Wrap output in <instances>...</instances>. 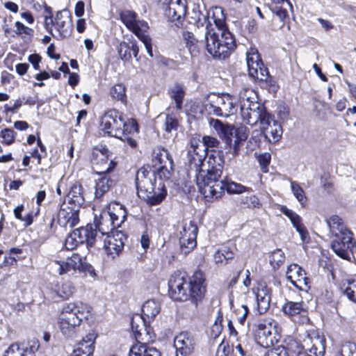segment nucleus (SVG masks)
<instances>
[{
  "mask_svg": "<svg viewBox=\"0 0 356 356\" xmlns=\"http://www.w3.org/2000/svg\"><path fill=\"white\" fill-rule=\"evenodd\" d=\"M244 203L246 204L249 208H260L261 207L259 198L254 195L247 196Z\"/></svg>",
  "mask_w": 356,
  "mask_h": 356,
  "instance_id": "obj_61",
  "label": "nucleus"
},
{
  "mask_svg": "<svg viewBox=\"0 0 356 356\" xmlns=\"http://www.w3.org/2000/svg\"><path fill=\"white\" fill-rule=\"evenodd\" d=\"M248 129L245 127H240L237 129L234 128V134L235 136V139L245 141L248 137Z\"/></svg>",
  "mask_w": 356,
  "mask_h": 356,
  "instance_id": "obj_59",
  "label": "nucleus"
},
{
  "mask_svg": "<svg viewBox=\"0 0 356 356\" xmlns=\"http://www.w3.org/2000/svg\"><path fill=\"white\" fill-rule=\"evenodd\" d=\"M204 282V275L200 271L195 272L190 280L185 273L176 271L168 282L170 296L175 300L191 299L197 305L206 292Z\"/></svg>",
  "mask_w": 356,
  "mask_h": 356,
  "instance_id": "obj_2",
  "label": "nucleus"
},
{
  "mask_svg": "<svg viewBox=\"0 0 356 356\" xmlns=\"http://www.w3.org/2000/svg\"><path fill=\"white\" fill-rule=\"evenodd\" d=\"M117 51L120 58L124 61H128L131 60V53L130 50V43L121 42L117 47Z\"/></svg>",
  "mask_w": 356,
  "mask_h": 356,
  "instance_id": "obj_44",
  "label": "nucleus"
},
{
  "mask_svg": "<svg viewBox=\"0 0 356 356\" xmlns=\"http://www.w3.org/2000/svg\"><path fill=\"white\" fill-rule=\"evenodd\" d=\"M170 97L175 102L177 110L182 108L183 101L185 96V90L182 85L175 83L168 90Z\"/></svg>",
  "mask_w": 356,
  "mask_h": 356,
  "instance_id": "obj_37",
  "label": "nucleus"
},
{
  "mask_svg": "<svg viewBox=\"0 0 356 356\" xmlns=\"http://www.w3.org/2000/svg\"><path fill=\"white\" fill-rule=\"evenodd\" d=\"M72 232L76 233V238L80 244L86 242L88 247L94 246L97 241V231L91 225L76 229Z\"/></svg>",
  "mask_w": 356,
  "mask_h": 356,
  "instance_id": "obj_24",
  "label": "nucleus"
},
{
  "mask_svg": "<svg viewBox=\"0 0 356 356\" xmlns=\"http://www.w3.org/2000/svg\"><path fill=\"white\" fill-rule=\"evenodd\" d=\"M152 161L155 165H173V160L170 153L166 149L161 147H158L154 150Z\"/></svg>",
  "mask_w": 356,
  "mask_h": 356,
  "instance_id": "obj_32",
  "label": "nucleus"
},
{
  "mask_svg": "<svg viewBox=\"0 0 356 356\" xmlns=\"http://www.w3.org/2000/svg\"><path fill=\"white\" fill-rule=\"evenodd\" d=\"M67 204L81 208L85 202L83 195L82 186L80 184H74L70 188L67 195Z\"/></svg>",
  "mask_w": 356,
  "mask_h": 356,
  "instance_id": "obj_31",
  "label": "nucleus"
},
{
  "mask_svg": "<svg viewBox=\"0 0 356 356\" xmlns=\"http://www.w3.org/2000/svg\"><path fill=\"white\" fill-rule=\"evenodd\" d=\"M91 307L82 302L65 304L58 316V325L61 332L71 337L74 329L79 326L83 320L90 316Z\"/></svg>",
  "mask_w": 356,
  "mask_h": 356,
  "instance_id": "obj_5",
  "label": "nucleus"
},
{
  "mask_svg": "<svg viewBox=\"0 0 356 356\" xmlns=\"http://www.w3.org/2000/svg\"><path fill=\"white\" fill-rule=\"evenodd\" d=\"M344 293L350 300L356 302V278L347 280Z\"/></svg>",
  "mask_w": 356,
  "mask_h": 356,
  "instance_id": "obj_47",
  "label": "nucleus"
},
{
  "mask_svg": "<svg viewBox=\"0 0 356 356\" xmlns=\"http://www.w3.org/2000/svg\"><path fill=\"white\" fill-rule=\"evenodd\" d=\"M77 238H76V233H70L65 239V246L67 250H74L79 245Z\"/></svg>",
  "mask_w": 356,
  "mask_h": 356,
  "instance_id": "obj_55",
  "label": "nucleus"
},
{
  "mask_svg": "<svg viewBox=\"0 0 356 356\" xmlns=\"http://www.w3.org/2000/svg\"><path fill=\"white\" fill-rule=\"evenodd\" d=\"M100 131L104 135L115 137L127 143L131 147H136V137L138 132L135 120H125L121 113L115 109H109L101 118Z\"/></svg>",
  "mask_w": 356,
  "mask_h": 356,
  "instance_id": "obj_3",
  "label": "nucleus"
},
{
  "mask_svg": "<svg viewBox=\"0 0 356 356\" xmlns=\"http://www.w3.org/2000/svg\"><path fill=\"white\" fill-rule=\"evenodd\" d=\"M241 107V115L243 120L253 126L258 122L259 124L270 113L265 106L257 101L256 92L251 88H243L238 94Z\"/></svg>",
  "mask_w": 356,
  "mask_h": 356,
  "instance_id": "obj_7",
  "label": "nucleus"
},
{
  "mask_svg": "<svg viewBox=\"0 0 356 356\" xmlns=\"http://www.w3.org/2000/svg\"><path fill=\"white\" fill-rule=\"evenodd\" d=\"M291 188L293 195L297 200L302 204L305 205L306 203V197L305 192L300 186L296 181L291 182Z\"/></svg>",
  "mask_w": 356,
  "mask_h": 356,
  "instance_id": "obj_45",
  "label": "nucleus"
},
{
  "mask_svg": "<svg viewBox=\"0 0 356 356\" xmlns=\"http://www.w3.org/2000/svg\"><path fill=\"white\" fill-rule=\"evenodd\" d=\"M207 51L214 58H227L235 47L232 34L224 26L218 28V31H208L205 34Z\"/></svg>",
  "mask_w": 356,
  "mask_h": 356,
  "instance_id": "obj_6",
  "label": "nucleus"
},
{
  "mask_svg": "<svg viewBox=\"0 0 356 356\" xmlns=\"http://www.w3.org/2000/svg\"><path fill=\"white\" fill-rule=\"evenodd\" d=\"M327 224L330 228V232L334 236H341L345 234V232H351L350 230L347 229L342 220L338 216H331L327 220Z\"/></svg>",
  "mask_w": 356,
  "mask_h": 356,
  "instance_id": "obj_33",
  "label": "nucleus"
},
{
  "mask_svg": "<svg viewBox=\"0 0 356 356\" xmlns=\"http://www.w3.org/2000/svg\"><path fill=\"white\" fill-rule=\"evenodd\" d=\"M224 163L221 152L213 151L207 154L206 163L196 174L197 185L204 197H218L222 193Z\"/></svg>",
  "mask_w": 356,
  "mask_h": 356,
  "instance_id": "obj_1",
  "label": "nucleus"
},
{
  "mask_svg": "<svg viewBox=\"0 0 356 356\" xmlns=\"http://www.w3.org/2000/svg\"><path fill=\"white\" fill-rule=\"evenodd\" d=\"M129 356H161V353L147 343L138 341L130 348Z\"/></svg>",
  "mask_w": 356,
  "mask_h": 356,
  "instance_id": "obj_28",
  "label": "nucleus"
},
{
  "mask_svg": "<svg viewBox=\"0 0 356 356\" xmlns=\"http://www.w3.org/2000/svg\"><path fill=\"white\" fill-rule=\"evenodd\" d=\"M177 120L172 116L168 115L164 123V129L166 132L170 133L172 130H176L177 128Z\"/></svg>",
  "mask_w": 356,
  "mask_h": 356,
  "instance_id": "obj_52",
  "label": "nucleus"
},
{
  "mask_svg": "<svg viewBox=\"0 0 356 356\" xmlns=\"http://www.w3.org/2000/svg\"><path fill=\"white\" fill-rule=\"evenodd\" d=\"M136 184L138 197L149 205L159 204L165 197L164 184L162 181L156 184L154 170L145 168L139 169L136 173Z\"/></svg>",
  "mask_w": 356,
  "mask_h": 356,
  "instance_id": "obj_4",
  "label": "nucleus"
},
{
  "mask_svg": "<svg viewBox=\"0 0 356 356\" xmlns=\"http://www.w3.org/2000/svg\"><path fill=\"white\" fill-rule=\"evenodd\" d=\"M102 240L106 254L114 259L122 251L127 236L122 231L115 230Z\"/></svg>",
  "mask_w": 356,
  "mask_h": 356,
  "instance_id": "obj_12",
  "label": "nucleus"
},
{
  "mask_svg": "<svg viewBox=\"0 0 356 356\" xmlns=\"http://www.w3.org/2000/svg\"><path fill=\"white\" fill-rule=\"evenodd\" d=\"M45 10L49 13V15H46L44 17V26L46 29L48 31H50L51 35H54L52 33L53 15L51 13V8L50 7H46Z\"/></svg>",
  "mask_w": 356,
  "mask_h": 356,
  "instance_id": "obj_63",
  "label": "nucleus"
},
{
  "mask_svg": "<svg viewBox=\"0 0 356 356\" xmlns=\"http://www.w3.org/2000/svg\"><path fill=\"white\" fill-rule=\"evenodd\" d=\"M220 145V141L215 137L204 136L201 141L200 147L205 149V154L209 149L216 148Z\"/></svg>",
  "mask_w": 356,
  "mask_h": 356,
  "instance_id": "obj_46",
  "label": "nucleus"
},
{
  "mask_svg": "<svg viewBox=\"0 0 356 356\" xmlns=\"http://www.w3.org/2000/svg\"><path fill=\"white\" fill-rule=\"evenodd\" d=\"M281 212L291 220L293 225H295L301 220V218L293 211L288 209L286 206H282L280 207Z\"/></svg>",
  "mask_w": 356,
  "mask_h": 356,
  "instance_id": "obj_49",
  "label": "nucleus"
},
{
  "mask_svg": "<svg viewBox=\"0 0 356 356\" xmlns=\"http://www.w3.org/2000/svg\"><path fill=\"white\" fill-rule=\"evenodd\" d=\"M120 19L124 25L136 36L148 29L147 23L143 20H138L136 14L131 10H124L120 13Z\"/></svg>",
  "mask_w": 356,
  "mask_h": 356,
  "instance_id": "obj_20",
  "label": "nucleus"
},
{
  "mask_svg": "<svg viewBox=\"0 0 356 356\" xmlns=\"http://www.w3.org/2000/svg\"><path fill=\"white\" fill-rule=\"evenodd\" d=\"M332 250L340 257L348 259L355 248L352 232H345L341 236H335L331 244Z\"/></svg>",
  "mask_w": 356,
  "mask_h": 356,
  "instance_id": "obj_13",
  "label": "nucleus"
},
{
  "mask_svg": "<svg viewBox=\"0 0 356 356\" xmlns=\"http://www.w3.org/2000/svg\"><path fill=\"white\" fill-rule=\"evenodd\" d=\"M337 356H356V345L350 342L343 343Z\"/></svg>",
  "mask_w": 356,
  "mask_h": 356,
  "instance_id": "obj_48",
  "label": "nucleus"
},
{
  "mask_svg": "<svg viewBox=\"0 0 356 356\" xmlns=\"http://www.w3.org/2000/svg\"><path fill=\"white\" fill-rule=\"evenodd\" d=\"M261 131L265 138L270 143H276L279 141L282 136V128L281 125L275 120L273 116L269 114L266 118H264L260 123Z\"/></svg>",
  "mask_w": 356,
  "mask_h": 356,
  "instance_id": "obj_16",
  "label": "nucleus"
},
{
  "mask_svg": "<svg viewBox=\"0 0 356 356\" xmlns=\"http://www.w3.org/2000/svg\"><path fill=\"white\" fill-rule=\"evenodd\" d=\"M108 149L104 147H95L92 153V161L94 170L97 174L108 173L114 167L115 163L108 157Z\"/></svg>",
  "mask_w": 356,
  "mask_h": 356,
  "instance_id": "obj_15",
  "label": "nucleus"
},
{
  "mask_svg": "<svg viewBox=\"0 0 356 356\" xmlns=\"http://www.w3.org/2000/svg\"><path fill=\"white\" fill-rule=\"evenodd\" d=\"M270 155L269 154L265 153L260 154L258 156V161L259 163L261 170L263 172H267L268 169V166L270 163Z\"/></svg>",
  "mask_w": 356,
  "mask_h": 356,
  "instance_id": "obj_56",
  "label": "nucleus"
},
{
  "mask_svg": "<svg viewBox=\"0 0 356 356\" xmlns=\"http://www.w3.org/2000/svg\"><path fill=\"white\" fill-rule=\"evenodd\" d=\"M273 11L280 19L281 21H284L286 17H289L287 10L280 6H275L273 8Z\"/></svg>",
  "mask_w": 356,
  "mask_h": 356,
  "instance_id": "obj_64",
  "label": "nucleus"
},
{
  "mask_svg": "<svg viewBox=\"0 0 356 356\" xmlns=\"http://www.w3.org/2000/svg\"><path fill=\"white\" fill-rule=\"evenodd\" d=\"M282 310L284 314L293 316L300 314L304 311L303 302L286 301L282 306Z\"/></svg>",
  "mask_w": 356,
  "mask_h": 356,
  "instance_id": "obj_38",
  "label": "nucleus"
},
{
  "mask_svg": "<svg viewBox=\"0 0 356 356\" xmlns=\"http://www.w3.org/2000/svg\"><path fill=\"white\" fill-rule=\"evenodd\" d=\"M146 32H143L141 34H139L137 37L143 42L144 44L145 49L147 50V52L148 54L152 57L153 53H152V42H151V38L146 35Z\"/></svg>",
  "mask_w": 356,
  "mask_h": 356,
  "instance_id": "obj_57",
  "label": "nucleus"
},
{
  "mask_svg": "<svg viewBox=\"0 0 356 356\" xmlns=\"http://www.w3.org/2000/svg\"><path fill=\"white\" fill-rule=\"evenodd\" d=\"M196 238L197 237H193V238L179 237L180 250L184 254H188L191 250H193L194 249V248L196 247V245H197Z\"/></svg>",
  "mask_w": 356,
  "mask_h": 356,
  "instance_id": "obj_42",
  "label": "nucleus"
},
{
  "mask_svg": "<svg viewBox=\"0 0 356 356\" xmlns=\"http://www.w3.org/2000/svg\"><path fill=\"white\" fill-rule=\"evenodd\" d=\"M172 165H160L158 167L156 174L161 179H168L170 176Z\"/></svg>",
  "mask_w": 356,
  "mask_h": 356,
  "instance_id": "obj_53",
  "label": "nucleus"
},
{
  "mask_svg": "<svg viewBox=\"0 0 356 356\" xmlns=\"http://www.w3.org/2000/svg\"><path fill=\"white\" fill-rule=\"evenodd\" d=\"M286 275L287 280L298 288H301L302 284L307 285L308 284V278L306 277L305 270L297 264L289 265Z\"/></svg>",
  "mask_w": 356,
  "mask_h": 356,
  "instance_id": "obj_23",
  "label": "nucleus"
},
{
  "mask_svg": "<svg viewBox=\"0 0 356 356\" xmlns=\"http://www.w3.org/2000/svg\"><path fill=\"white\" fill-rule=\"evenodd\" d=\"M3 356H33V354L24 345L13 343L5 351Z\"/></svg>",
  "mask_w": 356,
  "mask_h": 356,
  "instance_id": "obj_39",
  "label": "nucleus"
},
{
  "mask_svg": "<svg viewBox=\"0 0 356 356\" xmlns=\"http://www.w3.org/2000/svg\"><path fill=\"white\" fill-rule=\"evenodd\" d=\"M222 184L224 185L222 188V193H220V195L218 197L213 196V197H205L208 199H218L221 197V196L223 195L225 190L227 191L228 193L230 194H241L244 192H251L252 191V189L249 187H246L241 184L234 182V181H225L222 180Z\"/></svg>",
  "mask_w": 356,
  "mask_h": 356,
  "instance_id": "obj_30",
  "label": "nucleus"
},
{
  "mask_svg": "<svg viewBox=\"0 0 356 356\" xmlns=\"http://www.w3.org/2000/svg\"><path fill=\"white\" fill-rule=\"evenodd\" d=\"M198 228L197 225L193 222L190 221L188 223H185L180 231V236L184 238L197 237Z\"/></svg>",
  "mask_w": 356,
  "mask_h": 356,
  "instance_id": "obj_43",
  "label": "nucleus"
},
{
  "mask_svg": "<svg viewBox=\"0 0 356 356\" xmlns=\"http://www.w3.org/2000/svg\"><path fill=\"white\" fill-rule=\"evenodd\" d=\"M106 212L111 216V225L115 228L120 227L126 219L127 212L121 204H116L113 210L109 208Z\"/></svg>",
  "mask_w": 356,
  "mask_h": 356,
  "instance_id": "obj_35",
  "label": "nucleus"
},
{
  "mask_svg": "<svg viewBox=\"0 0 356 356\" xmlns=\"http://www.w3.org/2000/svg\"><path fill=\"white\" fill-rule=\"evenodd\" d=\"M174 346L176 348V356H188L195 348L194 338L188 332H181L175 337Z\"/></svg>",
  "mask_w": 356,
  "mask_h": 356,
  "instance_id": "obj_19",
  "label": "nucleus"
},
{
  "mask_svg": "<svg viewBox=\"0 0 356 356\" xmlns=\"http://www.w3.org/2000/svg\"><path fill=\"white\" fill-rule=\"evenodd\" d=\"M95 340L94 334L86 335L78 343L77 348L73 351L72 356H92L95 350Z\"/></svg>",
  "mask_w": 356,
  "mask_h": 356,
  "instance_id": "obj_25",
  "label": "nucleus"
},
{
  "mask_svg": "<svg viewBox=\"0 0 356 356\" xmlns=\"http://www.w3.org/2000/svg\"><path fill=\"white\" fill-rule=\"evenodd\" d=\"M257 303L258 312L261 314L265 313L270 307L271 300V289L265 283L259 282L254 289Z\"/></svg>",
  "mask_w": 356,
  "mask_h": 356,
  "instance_id": "obj_21",
  "label": "nucleus"
},
{
  "mask_svg": "<svg viewBox=\"0 0 356 356\" xmlns=\"http://www.w3.org/2000/svg\"><path fill=\"white\" fill-rule=\"evenodd\" d=\"M284 261L285 256L282 250L276 249L271 252L270 263L273 269H278L280 266L284 264Z\"/></svg>",
  "mask_w": 356,
  "mask_h": 356,
  "instance_id": "obj_41",
  "label": "nucleus"
},
{
  "mask_svg": "<svg viewBox=\"0 0 356 356\" xmlns=\"http://www.w3.org/2000/svg\"><path fill=\"white\" fill-rule=\"evenodd\" d=\"M147 322V318L140 314H135L131 318V327L137 341H148L151 338Z\"/></svg>",
  "mask_w": 356,
  "mask_h": 356,
  "instance_id": "obj_22",
  "label": "nucleus"
},
{
  "mask_svg": "<svg viewBox=\"0 0 356 356\" xmlns=\"http://www.w3.org/2000/svg\"><path fill=\"white\" fill-rule=\"evenodd\" d=\"M110 94L113 99L120 101L121 102L126 104L127 96L126 89L122 84H116L113 86L110 90Z\"/></svg>",
  "mask_w": 356,
  "mask_h": 356,
  "instance_id": "obj_40",
  "label": "nucleus"
},
{
  "mask_svg": "<svg viewBox=\"0 0 356 356\" xmlns=\"http://www.w3.org/2000/svg\"><path fill=\"white\" fill-rule=\"evenodd\" d=\"M52 267L59 275L84 272L88 269L85 259L79 254H73L66 261L54 260L51 261Z\"/></svg>",
  "mask_w": 356,
  "mask_h": 356,
  "instance_id": "obj_10",
  "label": "nucleus"
},
{
  "mask_svg": "<svg viewBox=\"0 0 356 356\" xmlns=\"http://www.w3.org/2000/svg\"><path fill=\"white\" fill-rule=\"evenodd\" d=\"M264 356H289L288 352L283 346L268 350Z\"/></svg>",
  "mask_w": 356,
  "mask_h": 356,
  "instance_id": "obj_60",
  "label": "nucleus"
},
{
  "mask_svg": "<svg viewBox=\"0 0 356 356\" xmlns=\"http://www.w3.org/2000/svg\"><path fill=\"white\" fill-rule=\"evenodd\" d=\"M277 325V323L270 317L258 321L255 325L254 337L259 346L268 348L273 345Z\"/></svg>",
  "mask_w": 356,
  "mask_h": 356,
  "instance_id": "obj_9",
  "label": "nucleus"
},
{
  "mask_svg": "<svg viewBox=\"0 0 356 356\" xmlns=\"http://www.w3.org/2000/svg\"><path fill=\"white\" fill-rule=\"evenodd\" d=\"M233 350L227 342L222 341L218 347L216 356H228Z\"/></svg>",
  "mask_w": 356,
  "mask_h": 356,
  "instance_id": "obj_54",
  "label": "nucleus"
},
{
  "mask_svg": "<svg viewBox=\"0 0 356 356\" xmlns=\"http://www.w3.org/2000/svg\"><path fill=\"white\" fill-rule=\"evenodd\" d=\"M200 145L201 140L200 139L192 138L190 140V148L188 151L190 168L194 170L197 174L203 168L206 156L205 149L202 148Z\"/></svg>",
  "mask_w": 356,
  "mask_h": 356,
  "instance_id": "obj_14",
  "label": "nucleus"
},
{
  "mask_svg": "<svg viewBox=\"0 0 356 356\" xmlns=\"http://www.w3.org/2000/svg\"><path fill=\"white\" fill-rule=\"evenodd\" d=\"M75 288L73 284L67 281L62 284H58L51 290V298L56 301L61 299L68 298L74 292Z\"/></svg>",
  "mask_w": 356,
  "mask_h": 356,
  "instance_id": "obj_27",
  "label": "nucleus"
},
{
  "mask_svg": "<svg viewBox=\"0 0 356 356\" xmlns=\"http://www.w3.org/2000/svg\"><path fill=\"white\" fill-rule=\"evenodd\" d=\"M246 62L249 74L260 81H267L269 78L268 69L264 67L258 50L251 47L246 52Z\"/></svg>",
  "mask_w": 356,
  "mask_h": 356,
  "instance_id": "obj_11",
  "label": "nucleus"
},
{
  "mask_svg": "<svg viewBox=\"0 0 356 356\" xmlns=\"http://www.w3.org/2000/svg\"><path fill=\"white\" fill-rule=\"evenodd\" d=\"M161 309L159 303L154 299L147 300L142 307V312L144 317L149 323L153 321Z\"/></svg>",
  "mask_w": 356,
  "mask_h": 356,
  "instance_id": "obj_36",
  "label": "nucleus"
},
{
  "mask_svg": "<svg viewBox=\"0 0 356 356\" xmlns=\"http://www.w3.org/2000/svg\"><path fill=\"white\" fill-rule=\"evenodd\" d=\"M111 216L106 211L101 213L99 219H97V216H95V225L99 232L102 233V237L110 234V231L116 230L115 227L111 225Z\"/></svg>",
  "mask_w": 356,
  "mask_h": 356,
  "instance_id": "obj_29",
  "label": "nucleus"
},
{
  "mask_svg": "<svg viewBox=\"0 0 356 356\" xmlns=\"http://www.w3.org/2000/svg\"><path fill=\"white\" fill-rule=\"evenodd\" d=\"M101 177L96 181L95 193L96 198H100L105 193H106L113 184V179H111L108 173L100 175Z\"/></svg>",
  "mask_w": 356,
  "mask_h": 356,
  "instance_id": "obj_34",
  "label": "nucleus"
},
{
  "mask_svg": "<svg viewBox=\"0 0 356 356\" xmlns=\"http://www.w3.org/2000/svg\"><path fill=\"white\" fill-rule=\"evenodd\" d=\"M210 127L213 129L221 138L232 141L231 137L234 135V126L229 124H224L218 119L211 118L209 120Z\"/></svg>",
  "mask_w": 356,
  "mask_h": 356,
  "instance_id": "obj_26",
  "label": "nucleus"
},
{
  "mask_svg": "<svg viewBox=\"0 0 356 356\" xmlns=\"http://www.w3.org/2000/svg\"><path fill=\"white\" fill-rule=\"evenodd\" d=\"M53 26L60 38H64L69 36L73 27L70 10L63 9L58 11L54 19H53Z\"/></svg>",
  "mask_w": 356,
  "mask_h": 356,
  "instance_id": "obj_18",
  "label": "nucleus"
},
{
  "mask_svg": "<svg viewBox=\"0 0 356 356\" xmlns=\"http://www.w3.org/2000/svg\"><path fill=\"white\" fill-rule=\"evenodd\" d=\"M323 342V340L316 339L309 351L316 356H318L324 350Z\"/></svg>",
  "mask_w": 356,
  "mask_h": 356,
  "instance_id": "obj_62",
  "label": "nucleus"
},
{
  "mask_svg": "<svg viewBox=\"0 0 356 356\" xmlns=\"http://www.w3.org/2000/svg\"><path fill=\"white\" fill-rule=\"evenodd\" d=\"M79 207L64 203L58 213V223L63 227H74L79 222Z\"/></svg>",
  "mask_w": 356,
  "mask_h": 356,
  "instance_id": "obj_17",
  "label": "nucleus"
},
{
  "mask_svg": "<svg viewBox=\"0 0 356 356\" xmlns=\"http://www.w3.org/2000/svg\"><path fill=\"white\" fill-rule=\"evenodd\" d=\"M249 313V309L247 305H242L236 311V315L237 320L241 325H243L246 321L248 314Z\"/></svg>",
  "mask_w": 356,
  "mask_h": 356,
  "instance_id": "obj_51",
  "label": "nucleus"
},
{
  "mask_svg": "<svg viewBox=\"0 0 356 356\" xmlns=\"http://www.w3.org/2000/svg\"><path fill=\"white\" fill-rule=\"evenodd\" d=\"M0 136L3 138L2 143L7 145H10L14 142L15 132L10 129H4L1 130Z\"/></svg>",
  "mask_w": 356,
  "mask_h": 356,
  "instance_id": "obj_50",
  "label": "nucleus"
},
{
  "mask_svg": "<svg viewBox=\"0 0 356 356\" xmlns=\"http://www.w3.org/2000/svg\"><path fill=\"white\" fill-rule=\"evenodd\" d=\"M204 106L209 115L229 117L236 112L233 98L229 94L211 92L204 97Z\"/></svg>",
  "mask_w": 356,
  "mask_h": 356,
  "instance_id": "obj_8",
  "label": "nucleus"
},
{
  "mask_svg": "<svg viewBox=\"0 0 356 356\" xmlns=\"http://www.w3.org/2000/svg\"><path fill=\"white\" fill-rule=\"evenodd\" d=\"M297 232L299 233L301 240L302 242H308L309 241V233L305 225L302 223L301 220L297 224L293 225Z\"/></svg>",
  "mask_w": 356,
  "mask_h": 356,
  "instance_id": "obj_58",
  "label": "nucleus"
}]
</instances>
